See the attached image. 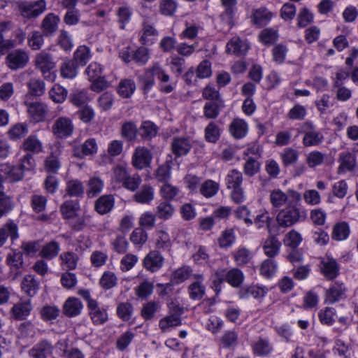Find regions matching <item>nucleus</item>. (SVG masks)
I'll return each mask as SVG.
<instances>
[{
    "mask_svg": "<svg viewBox=\"0 0 358 358\" xmlns=\"http://www.w3.org/2000/svg\"><path fill=\"white\" fill-rule=\"evenodd\" d=\"M307 218L306 211L296 205H289L280 210L276 216V222L280 227L288 228Z\"/></svg>",
    "mask_w": 358,
    "mask_h": 358,
    "instance_id": "nucleus-1",
    "label": "nucleus"
},
{
    "mask_svg": "<svg viewBox=\"0 0 358 358\" xmlns=\"http://www.w3.org/2000/svg\"><path fill=\"white\" fill-rule=\"evenodd\" d=\"M243 178V173L238 169L230 170L225 177L227 188L231 189V198L236 203H240L245 200V194L242 187Z\"/></svg>",
    "mask_w": 358,
    "mask_h": 358,
    "instance_id": "nucleus-2",
    "label": "nucleus"
},
{
    "mask_svg": "<svg viewBox=\"0 0 358 358\" xmlns=\"http://www.w3.org/2000/svg\"><path fill=\"white\" fill-rule=\"evenodd\" d=\"M319 268L326 280H333L339 275L341 267L336 259L325 255L320 258Z\"/></svg>",
    "mask_w": 358,
    "mask_h": 358,
    "instance_id": "nucleus-3",
    "label": "nucleus"
},
{
    "mask_svg": "<svg viewBox=\"0 0 358 358\" xmlns=\"http://www.w3.org/2000/svg\"><path fill=\"white\" fill-rule=\"evenodd\" d=\"M18 7L23 17L34 18L45 11L46 3L45 0L22 1L18 3Z\"/></svg>",
    "mask_w": 358,
    "mask_h": 358,
    "instance_id": "nucleus-4",
    "label": "nucleus"
},
{
    "mask_svg": "<svg viewBox=\"0 0 358 358\" xmlns=\"http://www.w3.org/2000/svg\"><path fill=\"white\" fill-rule=\"evenodd\" d=\"M74 130L72 120L67 117H59L52 126V132L57 138H66L71 136Z\"/></svg>",
    "mask_w": 358,
    "mask_h": 358,
    "instance_id": "nucleus-5",
    "label": "nucleus"
},
{
    "mask_svg": "<svg viewBox=\"0 0 358 358\" xmlns=\"http://www.w3.org/2000/svg\"><path fill=\"white\" fill-rule=\"evenodd\" d=\"M302 133L303 134L302 143L305 147L317 146L324 140L322 134L318 131L312 123L308 122L303 124Z\"/></svg>",
    "mask_w": 358,
    "mask_h": 358,
    "instance_id": "nucleus-6",
    "label": "nucleus"
},
{
    "mask_svg": "<svg viewBox=\"0 0 358 358\" xmlns=\"http://www.w3.org/2000/svg\"><path fill=\"white\" fill-rule=\"evenodd\" d=\"M289 196L296 201L301 199L300 194L294 190H288L285 193L280 189L277 188L271 191L269 201L273 207L279 208L287 203Z\"/></svg>",
    "mask_w": 358,
    "mask_h": 358,
    "instance_id": "nucleus-7",
    "label": "nucleus"
},
{
    "mask_svg": "<svg viewBox=\"0 0 358 358\" xmlns=\"http://www.w3.org/2000/svg\"><path fill=\"white\" fill-rule=\"evenodd\" d=\"M204 276L201 273H194L192 282L188 286V294L194 301L201 300L206 294V285Z\"/></svg>",
    "mask_w": 358,
    "mask_h": 358,
    "instance_id": "nucleus-8",
    "label": "nucleus"
},
{
    "mask_svg": "<svg viewBox=\"0 0 358 358\" xmlns=\"http://www.w3.org/2000/svg\"><path fill=\"white\" fill-rule=\"evenodd\" d=\"M27 106V111L29 117L34 122H42L45 119L48 113L47 106L40 101H29L27 99L24 101Z\"/></svg>",
    "mask_w": 358,
    "mask_h": 358,
    "instance_id": "nucleus-9",
    "label": "nucleus"
},
{
    "mask_svg": "<svg viewBox=\"0 0 358 358\" xmlns=\"http://www.w3.org/2000/svg\"><path fill=\"white\" fill-rule=\"evenodd\" d=\"M164 258L157 250L149 252L143 259V266L148 271L155 273L159 271L164 265Z\"/></svg>",
    "mask_w": 358,
    "mask_h": 358,
    "instance_id": "nucleus-10",
    "label": "nucleus"
},
{
    "mask_svg": "<svg viewBox=\"0 0 358 358\" xmlns=\"http://www.w3.org/2000/svg\"><path fill=\"white\" fill-rule=\"evenodd\" d=\"M35 64L45 78L51 77L50 71L55 68V64L50 54L45 51L38 53L36 56Z\"/></svg>",
    "mask_w": 358,
    "mask_h": 358,
    "instance_id": "nucleus-11",
    "label": "nucleus"
},
{
    "mask_svg": "<svg viewBox=\"0 0 358 358\" xmlns=\"http://www.w3.org/2000/svg\"><path fill=\"white\" fill-rule=\"evenodd\" d=\"M29 61L27 52L18 49L10 52L6 57L8 66L12 70L24 68Z\"/></svg>",
    "mask_w": 358,
    "mask_h": 358,
    "instance_id": "nucleus-12",
    "label": "nucleus"
},
{
    "mask_svg": "<svg viewBox=\"0 0 358 358\" xmlns=\"http://www.w3.org/2000/svg\"><path fill=\"white\" fill-rule=\"evenodd\" d=\"M87 308L89 315L94 324L100 325L108 321L107 310L101 306L97 301H91Z\"/></svg>",
    "mask_w": 358,
    "mask_h": 358,
    "instance_id": "nucleus-13",
    "label": "nucleus"
},
{
    "mask_svg": "<svg viewBox=\"0 0 358 358\" xmlns=\"http://www.w3.org/2000/svg\"><path fill=\"white\" fill-rule=\"evenodd\" d=\"M152 159L150 151L144 147H138L135 149L132 156V164L138 169H143L150 166Z\"/></svg>",
    "mask_w": 358,
    "mask_h": 358,
    "instance_id": "nucleus-14",
    "label": "nucleus"
},
{
    "mask_svg": "<svg viewBox=\"0 0 358 358\" xmlns=\"http://www.w3.org/2000/svg\"><path fill=\"white\" fill-rule=\"evenodd\" d=\"M33 308L30 299L20 300L14 304L10 309V315L13 318L17 320H25L31 313Z\"/></svg>",
    "mask_w": 358,
    "mask_h": 358,
    "instance_id": "nucleus-15",
    "label": "nucleus"
},
{
    "mask_svg": "<svg viewBox=\"0 0 358 358\" xmlns=\"http://www.w3.org/2000/svg\"><path fill=\"white\" fill-rule=\"evenodd\" d=\"M338 162L340 164L337 171L338 174L352 171L357 164L356 156L349 151L342 152L339 154Z\"/></svg>",
    "mask_w": 358,
    "mask_h": 358,
    "instance_id": "nucleus-16",
    "label": "nucleus"
},
{
    "mask_svg": "<svg viewBox=\"0 0 358 358\" xmlns=\"http://www.w3.org/2000/svg\"><path fill=\"white\" fill-rule=\"evenodd\" d=\"M0 177L3 178L6 181L15 182L21 180L24 174L17 166H11L8 164H2L0 165Z\"/></svg>",
    "mask_w": 358,
    "mask_h": 358,
    "instance_id": "nucleus-17",
    "label": "nucleus"
},
{
    "mask_svg": "<svg viewBox=\"0 0 358 358\" xmlns=\"http://www.w3.org/2000/svg\"><path fill=\"white\" fill-rule=\"evenodd\" d=\"M192 145L189 138L185 137H175L171 143V150L176 157L187 155Z\"/></svg>",
    "mask_w": 358,
    "mask_h": 358,
    "instance_id": "nucleus-18",
    "label": "nucleus"
},
{
    "mask_svg": "<svg viewBox=\"0 0 358 358\" xmlns=\"http://www.w3.org/2000/svg\"><path fill=\"white\" fill-rule=\"evenodd\" d=\"M347 289L343 282L336 281L332 284L326 292V300L334 303L345 296Z\"/></svg>",
    "mask_w": 358,
    "mask_h": 358,
    "instance_id": "nucleus-19",
    "label": "nucleus"
},
{
    "mask_svg": "<svg viewBox=\"0 0 358 358\" xmlns=\"http://www.w3.org/2000/svg\"><path fill=\"white\" fill-rule=\"evenodd\" d=\"M140 41L144 45L152 44L158 36L157 30L154 27L148 19H145L142 24Z\"/></svg>",
    "mask_w": 358,
    "mask_h": 358,
    "instance_id": "nucleus-20",
    "label": "nucleus"
},
{
    "mask_svg": "<svg viewBox=\"0 0 358 358\" xmlns=\"http://www.w3.org/2000/svg\"><path fill=\"white\" fill-rule=\"evenodd\" d=\"M59 21V16L54 13H48L41 22L42 33L45 36H52L58 28Z\"/></svg>",
    "mask_w": 358,
    "mask_h": 358,
    "instance_id": "nucleus-21",
    "label": "nucleus"
},
{
    "mask_svg": "<svg viewBox=\"0 0 358 358\" xmlns=\"http://www.w3.org/2000/svg\"><path fill=\"white\" fill-rule=\"evenodd\" d=\"M83 308V305L78 299L70 297L64 302L62 310L66 316L73 317L80 315Z\"/></svg>",
    "mask_w": 358,
    "mask_h": 358,
    "instance_id": "nucleus-22",
    "label": "nucleus"
},
{
    "mask_svg": "<svg viewBox=\"0 0 358 358\" xmlns=\"http://www.w3.org/2000/svg\"><path fill=\"white\" fill-rule=\"evenodd\" d=\"M115 204L113 195L105 194L96 199L94 204L95 210L100 215H105L111 211Z\"/></svg>",
    "mask_w": 358,
    "mask_h": 358,
    "instance_id": "nucleus-23",
    "label": "nucleus"
},
{
    "mask_svg": "<svg viewBox=\"0 0 358 358\" xmlns=\"http://www.w3.org/2000/svg\"><path fill=\"white\" fill-rule=\"evenodd\" d=\"M248 49V43L238 37L232 38L227 44V52L237 56L245 55Z\"/></svg>",
    "mask_w": 358,
    "mask_h": 358,
    "instance_id": "nucleus-24",
    "label": "nucleus"
},
{
    "mask_svg": "<svg viewBox=\"0 0 358 358\" xmlns=\"http://www.w3.org/2000/svg\"><path fill=\"white\" fill-rule=\"evenodd\" d=\"M182 309L178 308L176 313L171 314L160 320L159 326L162 331H169L171 328L178 327L181 324L180 315L182 313Z\"/></svg>",
    "mask_w": 358,
    "mask_h": 358,
    "instance_id": "nucleus-25",
    "label": "nucleus"
},
{
    "mask_svg": "<svg viewBox=\"0 0 358 358\" xmlns=\"http://www.w3.org/2000/svg\"><path fill=\"white\" fill-rule=\"evenodd\" d=\"M155 197L154 188L150 185H143L134 195V200L141 204H149Z\"/></svg>",
    "mask_w": 358,
    "mask_h": 358,
    "instance_id": "nucleus-26",
    "label": "nucleus"
},
{
    "mask_svg": "<svg viewBox=\"0 0 358 358\" xmlns=\"http://www.w3.org/2000/svg\"><path fill=\"white\" fill-rule=\"evenodd\" d=\"M8 236L12 241L18 238V227L13 222H9L0 227V247L6 243Z\"/></svg>",
    "mask_w": 358,
    "mask_h": 358,
    "instance_id": "nucleus-27",
    "label": "nucleus"
},
{
    "mask_svg": "<svg viewBox=\"0 0 358 358\" xmlns=\"http://www.w3.org/2000/svg\"><path fill=\"white\" fill-rule=\"evenodd\" d=\"M224 107L222 99L208 101L203 106V114L207 119H215L218 117L220 110Z\"/></svg>",
    "mask_w": 358,
    "mask_h": 358,
    "instance_id": "nucleus-28",
    "label": "nucleus"
},
{
    "mask_svg": "<svg viewBox=\"0 0 358 358\" xmlns=\"http://www.w3.org/2000/svg\"><path fill=\"white\" fill-rule=\"evenodd\" d=\"M281 248V243L274 236L270 235L264 242L263 250L269 257H274L278 255Z\"/></svg>",
    "mask_w": 358,
    "mask_h": 358,
    "instance_id": "nucleus-29",
    "label": "nucleus"
},
{
    "mask_svg": "<svg viewBox=\"0 0 358 358\" xmlns=\"http://www.w3.org/2000/svg\"><path fill=\"white\" fill-rule=\"evenodd\" d=\"M66 194L70 197L81 198L85 193L83 182L78 179H72L66 183Z\"/></svg>",
    "mask_w": 358,
    "mask_h": 358,
    "instance_id": "nucleus-30",
    "label": "nucleus"
},
{
    "mask_svg": "<svg viewBox=\"0 0 358 358\" xmlns=\"http://www.w3.org/2000/svg\"><path fill=\"white\" fill-rule=\"evenodd\" d=\"M248 129V124L241 119H234L229 126V132L235 138L240 139L245 136Z\"/></svg>",
    "mask_w": 358,
    "mask_h": 358,
    "instance_id": "nucleus-31",
    "label": "nucleus"
},
{
    "mask_svg": "<svg viewBox=\"0 0 358 358\" xmlns=\"http://www.w3.org/2000/svg\"><path fill=\"white\" fill-rule=\"evenodd\" d=\"M267 288L264 286L251 285L240 290L238 295L241 299L252 296L255 299H262L267 293Z\"/></svg>",
    "mask_w": 358,
    "mask_h": 358,
    "instance_id": "nucleus-32",
    "label": "nucleus"
},
{
    "mask_svg": "<svg viewBox=\"0 0 358 358\" xmlns=\"http://www.w3.org/2000/svg\"><path fill=\"white\" fill-rule=\"evenodd\" d=\"M21 287L27 296L32 297L39 289V282L34 275H27L22 281Z\"/></svg>",
    "mask_w": 358,
    "mask_h": 358,
    "instance_id": "nucleus-33",
    "label": "nucleus"
},
{
    "mask_svg": "<svg viewBox=\"0 0 358 358\" xmlns=\"http://www.w3.org/2000/svg\"><path fill=\"white\" fill-rule=\"evenodd\" d=\"M91 57L92 54L90 48L86 45H80L73 53V61L78 66H84L87 64Z\"/></svg>",
    "mask_w": 358,
    "mask_h": 358,
    "instance_id": "nucleus-34",
    "label": "nucleus"
},
{
    "mask_svg": "<svg viewBox=\"0 0 358 358\" xmlns=\"http://www.w3.org/2000/svg\"><path fill=\"white\" fill-rule=\"evenodd\" d=\"M80 203L75 200H66L60 206V212L64 220H69L77 214L80 210Z\"/></svg>",
    "mask_w": 358,
    "mask_h": 358,
    "instance_id": "nucleus-35",
    "label": "nucleus"
},
{
    "mask_svg": "<svg viewBox=\"0 0 358 358\" xmlns=\"http://www.w3.org/2000/svg\"><path fill=\"white\" fill-rule=\"evenodd\" d=\"M104 187L103 180L97 176L91 177L87 183V194L89 198H94L100 194Z\"/></svg>",
    "mask_w": 358,
    "mask_h": 358,
    "instance_id": "nucleus-36",
    "label": "nucleus"
},
{
    "mask_svg": "<svg viewBox=\"0 0 358 358\" xmlns=\"http://www.w3.org/2000/svg\"><path fill=\"white\" fill-rule=\"evenodd\" d=\"M272 17V13L265 8H260L253 11L252 15V22L258 26L263 27L267 24Z\"/></svg>",
    "mask_w": 358,
    "mask_h": 358,
    "instance_id": "nucleus-37",
    "label": "nucleus"
},
{
    "mask_svg": "<svg viewBox=\"0 0 358 358\" xmlns=\"http://www.w3.org/2000/svg\"><path fill=\"white\" fill-rule=\"evenodd\" d=\"M254 354L257 356L265 357L269 355L273 351V347L268 339L259 338L252 345Z\"/></svg>",
    "mask_w": 358,
    "mask_h": 358,
    "instance_id": "nucleus-38",
    "label": "nucleus"
},
{
    "mask_svg": "<svg viewBox=\"0 0 358 358\" xmlns=\"http://www.w3.org/2000/svg\"><path fill=\"white\" fill-rule=\"evenodd\" d=\"M22 148L31 155L38 154L43 150V144L36 136L31 135L24 141Z\"/></svg>",
    "mask_w": 358,
    "mask_h": 358,
    "instance_id": "nucleus-39",
    "label": "nucleus"
},
{
    "mask_svg": "<svg viewBox=\"0 0 358 358\" xmlns=\"http://www.w3.org/2000/svg\"><path fill=\"white\" fill-rule=\"evenodd\" d=\"M271 220L272 218L267 210H259L252 222L257 229H261L262 228H266L268 233L271 234L270 224Z\"/></svg>",
    "mask_w": 358,
    "mask_h": 358,
    "instance_id": "nucleus-40",
    "label": "nucleus"
},
{
    "mask_svg": "<svg viewBox=\"0 0 358 358\" xmlns=\"http://www.w3.org/2000/svg\"><path fill=\"white\" fill-rule=\"evenodd\" d=\"M117 21L122 29H124L126 25L130 22L133 15L132 9L127 6H120L115 13Z\"/></svg>",
    "mask_w": 358,
    "mask_h": 358,
    "instance_id": "nucleus-41",
    "label": "nucleus"
},
{
    "mask_svg": "<svg viewBox=\"0 0 358 358\" xmlns=\"http://www.w3.org/2000/svg\"><path fill=\"white\" fill-rule=\"evenodd\" d=\"M175 209L172 204L166 201H161L156 207L155 215L160 220H167L173 215Z\"/></svg>",
    "mask_w": 358,
    "mask_h": 358,
    "instance_id": "nucleus-42",
    "label": "nucleus"
},
{
    "mask_svg": "<svg viewBox=\"0 0 358 358\" xmlns=\"http://www.w3.org/2000/svg\"><path fill=\"white\" fill-rule=\"evenodd\" d=\"M75 155L78 157L94 154L97 151V145L95 139L90 138L81 145L80 147L75 148Z\"/></svg>",
    "mask_w": 358,
    "mask_h": 358,
    "instance_id": "nucleus-43",
    "label": "nucleus"
},
{
    "mask_svg": "<svg viewBox=\"0 0 358 358\" xmlns=\"http://www.w3.org/2000/svg\"><path fill=\"white\" fill-rule=\"evenodd\" d=\"M252 252L245 247H240L233 252V257L238 266H244L252 259Z\"/></svg>",
    "mask_w": 358,
    "mask_h": 358,
    "instance_id": "nucleus-44",
    "label": "nucleus"
},
{
    "mask_svg": "<svg viewBox=\"0 0 358 358\" xmlns=\"http://www.w3.org/2000/svg\"><path fill=\"white\" fill-rule=\"evenodd\" d=\"M236 236L233 229L224 230L217 239V243L221 248H231L235 243Z\"/></svg>",
    "mask_w": 358,
    "mask_h": 358,
    "instance_id": "nucleus-45",
    "label": "nucleus"
},
{
    "mask_svg": "<svg viewBox=\"0 0 358 358\" xmlns=\"http://www.w3.org/2000/svg\"><path fill=\"white\" fill-rule=\"evenodd\" d=\"M52 347L50 343L43 341L33 348L29 353L34 358H46L47 355L51 354Z\"/></svg>",
    "mask_w": 358,
    "mask_h": 358,
    "instance_id": "nucleus-46",
    "label": "nucleus"
},
{
    "mask_svg": "<svg viewBox=\"0 0 358 358\" xmlns=\"http://www.w3.org/2000/svg\"><path fill=\"white\" fill-rule=\"evenodd\" d=\"M61 266L64 269L73 270L76 268L78 257L73 252H64L59 256Z\"/></svg>",
    "mask_w": 358,
    "mask_h": 358,
    "instance_id": "nucleus-47",
    "label": "nucleus"
},
{
    "mask_svg": "<svg viewBox=\"0 0 358 358\" xmlns=\"http://www.w3.org/2000/svg\"><path fill=\"white\" fill-rule=\"evenodd\" d=\"M136 295L141 299H146L154 290V283L150 280H144L134 289Z\"/></svg>",
    "mask_w": 358,
    "mask_h": 358,
    "instance_id": "nucleus-48",
    "label": "nucleus"
},
{
    "mask_svg": "<svg viewBox=\"0 0 358 358\" xmlns=\"http://www.w3.org/2000/svg\"><path fill=\"white\" fill-rule=\"evenodd\" d=\"M155 246L158 250L164 251H169L171 248L172 243L169 234L163 230L157 231Z\"/></svg>",
    "mask_w": 358,
    "mask_h": 358,
    "instance_id": "nucleus-49",
    "label": "nucleus"
},
{
    "mask_svg": "<svg viewBox=\"0 0 358 358\" xmlns=\"http://www.w3.org/2000/svg\"><path fill=\"white\" fill-rule=\"evenodd\" d=\"M78 65L71 59L64 61L60 67V73L62 77L67 79H73L78 74Z\"/></svg>",
    "mask_w": 358,
    "mask_h": 358,
    "instance_id": "nucleus-50",
    "label": "nucleus"
},
{
    "mask_svg": "<svg viewBox=\"0 0 358 358\" xmlns=\"http://www.w3.org/2000/svg\"><path fill=\"white\" fill-rule=\"evenodd\" d=\"M60 251V245L57 241H50L43 245L40 251V255L45 259H52L57 256Z\"/></svg>",
    "mask_w": 358,
    "mask_h": 358,
    "instance_id": "nucleus-51",
    "label": "nucleus"
},
{
    "mask_svg": "<svg viewBox=\"0 0 358 358\" xmlns=\"http://www.w3.org/2000/svg\"><path fill=\"white\" fill-rule=\"evenodd\" d=\"M57 45L66 52H70L74 46L71 34L66 30L62 29L57 37Z\"/></svg>",
    "mask_w": 358,
    "mask_h": 358,
    "instance_id": "nucleus-52",
    "label": "nucleus"
},
{
    "mask_svg": "<svg viewBox=\"0 0 358 358\" xmlns=\"http://www.w3.org/2000/svg\"><path fill=\"white\" fill-rule=\"evenodd\" d=\"M219 188L220 185L217 182L207 180L201 185L199 191L204 197L211 198L217 193Z\"/></svg>",
    "mask_w": 358,
    "mask_h": 358,
    "instance_id": "nucleus-53",
    "label": "nucleus"
},
{
    "mask_svg": "<svg viewBox=\"0 0 358 358\" xmlns=\"http://www.w3.org/2000/svg\"><path fill=\"white\" fill-rule=\"evenodd\" d=\"M350 234V228L347 223L343 222L334 225L331 237L336 241H343Z\"/></svg>",
    "mask_w": 358,
    "mask_h": 358,
    "instance_id": "nucleus-54",
    "label": "nucleus"
},
{
    "mask_svg": "<svg viewBox=\"0 0 358 358\" xmlns=\"http://www.w3.org/2000/svg\"><path fill=\"white\" fill-rule=\"evenodd\" d=\"M299 158V152L292 148H286L280 153V159L285 166L295 164Z\"/></svg>",
    "mask_w": 358,
    "mask_h": 358,
    "instance_id": "nucleus-55",
    "label": "nucleus"
},
{
    "mask_svg": "<svg viewBox=\"0 0 358 358\" xmlns=\"http://www.w3.org/2000/svg\"><path fill=\"white\" fill-rule=\"evenodd\" d=\"M156 215L150 211L142 213L138 220V224L144 230L152 229L156 224Z\"/></svg>",
    "mask_w": 358,
    "mask_h": 358,
    "instance_id": "nucleus-56",
    "label": "nucleus"
},
{
    "mask_svg": "<svg viewBox=\"0 0 358 358\" xmlns=\"http://www.w3.org/2000/svg\"><path fill=\"white\" fill-rule=\"evenodd\" d=\"M29 94L41 96L45 92V83L37 78H31L27 83Z\"/></svg>",
    "mask_w": 358,
    "mask_h": 358,
    "instance_id": "nucleus-57",
    "label": "nucleus"
},
{
    "mask_svg": "<svg viewBox=\"0 0 358 358\" xmlns=\"http://www.w3.org/2000/svg\"><path fill=\"white\" fill-rule=\"evenodd\" d=\"M221 129L214 122H210L205 128V138L210 143H216L220 137Z\"/></svg>",
    "mask_w": 358,
    "mask_h": 358,
    "instance_id": "nucleus-58",
    "label": "nucleus"
},
{
    "mask_svg": "<svg viewBox=\"0 0 358 358\" xmlns=\"http://www.w3.org/2000/svg\"><path fill=\"white\" fill-rule=\"evenodd\" d=\"M261 164L257 159L249 157L243 164V173L246 176L252 177L260 170Z\"/></svg>",
    "mask_w": 358,
    "mask_h": 358,
    "instance_id": "nucleus-59",
    "label": "nucleus"
},
{
    "mask_svg": "<svg viewBox=\"0 0 358 358\" xmlns=\"http://www.w3.org/2000/svg\"><path fill=\"white\" fill-rule=\"evenodd\" d=\"M45 35L39 31H34L29 34L27 42L28 45L34 50H40L44 43L43 36Z\"/></svg>",
    "mask_w": 358,
    "mask_h": 358,
    "instance_id": "nucleus-60",
    "label": "nucleus"
},
{
    "mask_svg": "<svg viewBox=\"0 0 358 358\" xmlns=\"http://www.w3.org/2000/svg\"><path fill=\"white\" fill-rule=\"evenodd\" d=\"M302 241V236L299 232L292 229L285 236L283 242L285 245L292 249L296 248Z\"/></svg>",
    "mask_w": 358,
    "mask_h": 358,
    "instance_id": "nucleus-61",
    "label": "nucleus"
},
{
    "mask_svg": "<svg viewBox=\"0 0 358 358\" xmlns=\"http://www.w3.org/2000/svg\"><path fill=\"white\" fill-rule=\"evenodd\" d=\"M117 278L112 271H105L99 279V285L104 289H110L116 286Z\"/></svg>",
    "mask_w": 358,
    "mask_h": 358,
    "instance_id": "nucleus-62",
    "label": "nucleus"
},
{
    "mask_svg": "<svg viewBox=\"0 0 358 358\" xmlns=\"http://www.w3.org/2000/svg\"><path fill=\"white\" fill-rule=\"evenodd\" d=\"M29 132L28 125L25 123H17L13 126L8 132V137L17 140L25 136Z\"/></svg>",
    "mask_w": 358,
    "mask_h": 358,
    "instance_id": "nucleus-63",
    "label": "nucleus"
},
{
    "mask_svg": "<svg viewBox=\"0 0 358 358\" xmlns=\"http://www.w3.org/2000/svg\"><path fill=\"white\" fill-rule=\"evenodd\" d=\"M70 101L76 106H81L90 101L87 92L84 90H76L69 96Z\"/></svg>",
    "mask_w": 358,
    "mask_h": 358,
    "instance_id": "nucleus-64",
    "label": "nucleus"
}]
</instances>
